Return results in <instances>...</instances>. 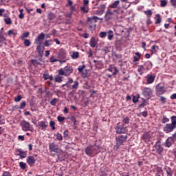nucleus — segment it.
Masks as SVG:
<instances>
[{"label":"nucleus","mask_w":176,"mask_h":176,"mask_svg":"<svg viewBox=\"0 0 176 176\" xmlns=\"http://www.w3.org/2000/svg\"><path fill=\"white\" fill-rule=\"evenodd\" d=\"M72 72H74V69L72 68V66L69 65L65 66L64 70L63 69L58 70L59 75H61L62 76H69Z\"/></svg>","instance_id":"obj_1"},{"label":"nucleus","mask_w":176,"mask_h":176,"mask_svg":"<svg viewBox=\"0 0 176 176\" xmlns=\"http://www.w3.org/2000/svg\"><path fill=\"white\" fill-rule=\"evenodd\" d=\"M127 138H129L127 135H121L117 137L116 138V148L117 149H119V147L122 146V145H123V144H124V142L127 141Z\"/></svg>","instance_id":"obj_2"},{"label":"nucleus","mask_w":176,"mask_h":176,"mask_svg":"<svg viewBox=\"0 0 176 176\" xmlns=\"http://www.w3.org/2000/svg\"><path fill=\"white\" fill-rule=\"evenodd\" d=\"M141 90L142 96L146 98H151L152 94H153V90H152L151 87H141Z\"/></svg>","instance_id":"obj_3"},{"label":"nucleus","mask_w":176,"mask_h":176,"mask_svg":"<svg viewBox=\"0 0 176 176\" xmlns=\"http://www.w3.org/2000/svg\"><path fill=\"white\" fill-rule=\"evenodd\" d=\"M116 134H126L129 131L127 130V126H124V124L120 125L118 123L116 127Z\"/></svg>","instance_id":"obj_4"},{"label":"nucleus","mask_w":176,"mask_h":176,"mask_svg":"<svg viewBox=\"0 0 176 176\" xmlns=\"http://www.w3.org/2000/svg\"><path fill=\"white\" fill-rule=\"evenodd\" d=\"M21 126L22 127V130L23 131H32L34 130V128L30 124V122L24 120L21 123Z\"/></svg>","instance_id":"obj_5"},{"label":"nucleus","mask_w":176,"mask_h":176,"mask_svg":"<svg viewBox=\"0 0 176 176\" xmlns=\"http://www.w3.org/2000/svg\"><path fill=\"white\" fill-rule=\"evenodd\" d=\"M175 129V125H173V124H166L163 128V131L166 134H168L170 133H173Z\"/></svg>","instance_id":"obj_6"},{"label":"nucleus","mask_w":176,"mask_h":176,"mask_svg":"<svg viewBox=\"0 0 176 176\" xmlns=\"http://www.w3.org/2000/svg\"><path fill=\"white\" fill-rule=\"evenodd\" d=\"M155 89L157 94L159 96H162V94L166 91V87H164V85H162V83L157 84L155 87Z\"/></svg>","instance_id":"obj_7"},{"label":"nucleus","mask_w":176,"mask_h":176,"mask_svg":"<svg viewBox=\"0 0 176 176\" xmlns=\"http://www.w3.org/2000/svg\"><path fill=\"white\" fill-rule=\"evenodd\" d=\"M49 150L50 152H54L55 153H58L60 151L58 148V145L56 144L54 142H51L49 144Z\"/></svg>","instance_id":"obj_8"},{"label":"nucleus","mask_w":176,"mask_h":176,"mask_svg":"<svg viewBox=\"0 0 176 176\" xmlns=\"http://www.w3.org/2000/svg\"><path fill=\"white\" fill-rule=\"evenodd\" d=\"M146 85H152L155 82L156 76L155 74H148L146 77Z\"/></svg>","instance_id":"obj_9"},{"label":"nucleus","mask_w":176,"mask_h":176,"mask_svg":"<svg viewBox=\"0 0 176 176\" xmlns=\"http://www.w3.org/2000/svg\"><path fill=\"white\" fill-rule=\"evenodd\" d=\"M36 52L40 57L43 56V52L45 51V47L42 45V43L37 44Z\"/></svg>","instance_id":"obj_10"},{"label":"nucleus","mask_w":176,"mask_h":176,"mask_svg":"<svg viewBox=\"0 0 176 176\" xmlns=\"http://www.w3.org/2000/svg\"><path fill=\"white\" fill-rule=\"evenodd\" d=\"M112 19H113V13L111 10H107L104 15V20L106 21H109V20H112Z\"/></svg>","instance_id":"obj_11"},{"label":"nucleus","mask_w":176,"mask_h":176,"mask_svg":"<svg viewBox=\"0 0 176 176\" xmlns=\"http://www.w3.org/2000/svg\"><path fill=\"white\" fill-rule=\"evenodd\" d=\"M98 20H100V18H98L96 16L89 18V23L90 28H93V27H96V23H97ZM90 23H92V24L90 25Z\"/></svg>","instance_id":"obj_12"},{"label":"nucleus","mask_w":176,"mask_h":176,"mask_svg":"<svg viewBox=\"0 0 176 176\" xmlns=\"http://www.w3.org/2000/svg\"><path fill=\"white\" fill-rule=\"evenodd\" d=\"M155 150L157 151V154L162 155V152H163L164 148H163V146H162V144L160 143V142L157 141L155 143Z\"/></svg>","instance_id":"obj_13"},{"label":"nucleus","mask_w":176,"mask_h":176,"mask_svg":"<svg viewBox=\"0 0 176 176\" xmlns=\"http://www.w3.org/2000/svg\"><path fill=\"white\" fill-rule=\"evenodd\" d=\"M45 39V33H41L38 35V36L36 38L34 43L36 44L42 43V41Z\"/></svg>","instance_id":"obj_14"},{"label":"nucleus","mask_w":176,"mask_h":176,"mask_svg":"<svg viewBox=\"0 0 176 176\" xmlns=\"http://www.w3.org/2000/svg\"><path fill=\"white\" fill-rule=\"evenodd\" d=\"M89 45L91 47H96L97 45H98V39L96 37L91 38Z\"/></svg>","instance_id":"obj_15"},{"label":"nucleus","mask_w":176,"mask_h":176,"mask_svg":"<svg viewBox=\"0 0 176 176\" xmlns=\"http://www.w3.org/2000/svg\"><path fill=\"white\" fill-rule=\"evenodd\" d=\"M26 162L29 164V166H30V167H32V166H34V164H35L36 160L33 156H29V157H28Z\"/></svg>","instance_id":"obj_16"},{"label":"nucleus","mask_w":176,"mask_h":176,"mask_svg":"<svg viewBox=\"0 0 176 176\" xmlns=\"http://www.w3.org/2000/svg\"><path fill=\"white\" fill-rule=\"evenodd\" d=\"M108 71L109 72H112L113 75L115 76L118 74V72H119V70H118V68L115 66H112L111 65L109 68H108Z\"/></svg>","instance_id":"obj_17"},{"label":"nucleus","mask_w":176,"mask_h":176,"mask_svg":"<svg viewBox=\"0 0 176 176\" xmlns=\"http://www.w3.org/2000/svg\"><path fill=\"white\" fill-rule=\"evenodd\" d=\"M173 144H174V140H173L171 138H168L164 143V146H166V148H170V146H171Z\"/></svg>","instance_id":"obj_18"},{"label":"nucleus","mask_w":176,"mask_h":176,"mask_svg":"<svg viewBox=\"0 0 176 176\" xmlns=\"http://www.w3.org/2000/svg\"><path fill=\"white\" fill-rule=\"evenodd\" d=\"M58 57L62 59L67 58V52L65 50L60 49L58 52Z\"/></svg>","instance_id":"obj_19"},{"label":"nucleus","mask_w":176,"mask_h":176,"mask_svg":"<svg viewBox=\"0 0 176 176\" xmlns=\"http://www.w3.org/2000/svg\"><path fill=\"white\" fill-rule=\"evenodd\" d=\"M38 127H41V130H46L47 129V122L45 121H40L38 122Z\"/></svg>","instance_id":"obj_20"},{"label":"nucleus","mask_w":176,"mask_h":176,"mask_svg":"<svg viewBox=\"0 0 176 176\" xmlns=\"http://www.w3.org/2000/svg\"><path fill=\"white\" fill-rule=\"evenodd\" d=\"M138 72H139L140 75H142L144 72H146V69H145V66L144 65H139L138 68Z\"/></svg>","instance_id":"obj_21"},{"label":"nucleus","mask_w":176,"mask_h":176,"mask_svg":"<svg viewBox=\"0 0 176 176\" xmlns=\"http://www.w3.org/2000/svg\"><path fill=\"white\" fill-rule=\"evenodd\" d=\"M17 152H19L18 155L20 156L21 159H24L27 157V152L21 151V150L18 149Z\"/></svg>","instance_id":"obj_22"},{"label":"nucleus","mask_w":176,"mask_h":176,"mask_svg":"<svg viewBox=\"0 0 176 176\" xmlns=\"http://www.w3.org/2000/svg\"><path fill=\"white\" fill-rule=\"evenodd\" d=\"M144 68L146 69V72L149 71L150 69H152V63L151 62H146L145 64H144Z\"/></svg>","instance_id":"obj_23"},{"label":"nucleus","mask_w":176,"mask_h":176,"mask_svg":"<svg viewBox=\"0 0 176 176\" xmlns=\"http://www.w3.org/2000/svg\"><path fill=\"white\" fill-rule=\"evenodd\" d=\"M119 3H120V1L119 0H117L114 1L113 3L110 4L109 8H111V9H116Z\"/></svg>","instance_id":"obj_24"},{"label":"nucleus","mask_w":176,"mask_h":176,"mask_svg":"<svg viewBox=\"0 0 176 176\" xmlns=\"http://www.w3.org/2000/svg\"><path fill=\"white\" fill-rule=\"evenodd\" d=\"M135 56H133V62L137 63V61H140V58H141V54L140 52H135Z\"/></svg>","instance_id":"obj_25"},{"label":"nucleus","mask_w":176,"mask_h":176,"mask_svg":"<svg viewBox=\"0 0 176 176\" xmlns=\"http://www.w3.org/2000/svg\"><path fill=\"white\" fill-rule=\"evenodd\" d=\"M61 74H58L55 76L54 78V80L55 82H56L57 83H61V82H63V77L60 76Z\"/></svg>","instance_id":"obj_26"},{"label":"nucleus","mask_w":176,"mask_h":176,"mask_svg":"<svg viewBox=\"0 0 176 176\" xmlns=\"http://www.w3.org/2000/svg\"><path fill=\"white\" fill-rule=\"evenodd\" d=\"M165 171L166 173L167 176H173V169H171V168H170V167L166 168Z\"/></svg>","instance_id":"obj_27"},{"label":"nucleus","mask_w":176,"mask_h":176,"mask_svg":"<svg viewBox=\"0 0 176 176\" xmlns=\"http://www.w3.org/2000/svg\"><path fill=\"white\" fill-rule=\"evenodd\" d=\"M107 35L109 41H112V39H113V31L109 30L107 32Z\"/></svg>","instance_id":"obj_28"},{"label":"nucleus","mask_w":176,"mask_h":176,"mask_svg":"<svg viewBox=\"0 0 176 176\" xmlns=\"http://www.w3.org/2000/svg\"><path fill=\"white\" fill-rule=\"evenodd\" d=\"M52 43H53L52 40H45L44 42V46H45V47H49V46H51Z\"/></svg>","instance_id":"obj_29"},{"label":"nucleus","mask_w":176,"mask_h":176,"mask_svg":"<svg viewBox=\"0 0 176 176\" xmlns=\"http://www.w3.org/2000/svg\"><path fill=\"white\" fill-rule=\"evenodd\" d=\"M72 58H73V60H76V58H79V52H73V53L72 54Z\"/></svg>","instance_id":"obj_30"},{"label":"nucleus","mask_w":176,"mask_h":176,"mask_svg":"<svg viewBox=\"0 0 176 176\" xmlns=\"http://www.w3.org/2000/svg\"><path fill=\"white\" fill-rule=\"evenodd\" d=\"M155 24H160V23H162V19L160 18V14H157L155 15Z\"/></svg>","instance_id":"obj_31"},{"label":"nucleus","mask_w":176,"mask_h":176,"mask_svg":"<svg viewBox=\"0 0 176 176\" xmlns=\"http://www.w3.org/2000/svg\"><path fill=\"white\" fill-rule=\"evenodd\" d=\"M47 18H48L50 21L54 20V19H56V15H55L53 12H50V13L48 14Z\"/></svg>","instance_id":"obj_32"},{"label":"nucleus","mask_w":176,"mask_h":176,"mask_svg":"<svg viewBox=\"0 0 176 176\" xmlns=\"http://www.w3.org/2000/svg\"><path fill=\"white\" fill-rule=\"evenodd\" d=\"M43 78L45 79V80H47V79H50V80H53V76H50L49 74H44Z\"/></svg>","instance_id":"obj_33"},{"label":"nucleus","mask_w":176,"mask_h":176,"mask_svg":"<svg viewBox=\"0 0 176 176\" xmlns=\"http://www.w3.org/2000/svg\"><path fill=\"white\" fill-rule=\"evenodd\" d=\"M170 120H171V123H170V124L176 126V116H173L170 118Z\"/></svg>","instance_id":"obj_34"},{"label":"nucleus","mask_w":176,"mask_h":176,"mask_svg":"<svg viewBox=\"0 0 176 176\" xmlns=\"http://www.w3.org/2000/svg\"><path fill=\"white\" fill-rule=\"evenodd\" d=\"M159 50V46L157 45H153L151 47V52L152 53H156Z\"/></svg>","instance_id":"obj_35"},{"label":"nucleus","mask_w":176,"mask_h":176,"mask_svg":"<svg viewBox=\"0 0 176 176\" xmlns=\"http://www.w3.org/2000/svg\"><path fill=\"white\" fill-rule=\"evenodd\" d=\"M58 101V98H53L52 100L50 101V104L51 105H52V107H56V104H57V102Z\"/></svg>","instance_id":"obj_36"},{"label":"nucleus","mask_w":176,"mask_h":176,"mask_svg":"<svg viewBox=\"0 0 176 176\" xmlns=\"http://www.w3.org/2000/svg\"><path fill=\"white\" fill-rule=\"evenodd\" d=\"M82 78H89V70H83L82 72Z\"/></svg>","instance_id":"obj_37"},{"label":"nucleus","mask_w":176,"mask_h":176,"mask_svg":"<svg viewBox=\"0 0 176 176\" xmlns=\"http://www.w3.org/2000/svg\"><path fill=\"white\" fill-rule=\"evenodd\" d=\"M19 167L22 169V170H25V168H27V164L21 162H19Z\"/></svg>","instance_id":"obj_38"},{"label":"nucleus","mask_w":176,"mask_h":176,"mask_svg":"<svg viewBox=\"0 0 176 176\" xmlns=\"http://www.w3.org/2000/svg\"><path fill=\"white\" fill-rule=\"evenodd\" d=\"M28 36H30V33L28 32H25L21 36V39L23 40L25 38H28Z\"/></svg>","instance_id":"obj_39"},{"label":"nucleus","mask_w":176,"mask_h":176,"mask_svg":"<svg viewBox=\"0 0 176 176\" xmlns=\"http://www.w3.org/2000/svg\"><path fill=\"white\" fill-rule=\"evenodd\" d=\"M78 87H79V82L78 81H74V85H72V89L77 90Z\"/></svg>","instance_id":"obj_40"},{"label":"nucleus","mask_w":176,"mask_h":176,"mask_svg":"<svg viewBox=\"0 0 176 176\" xmlns=\"http://www.w3.org/2000/svg\"><path fill=\"white\" fill-rule=\"evenodd\" d=\"M25 46L27 47H29V46H31V41L28 39H25L23 42Z\"/></svg>","instance_id":"obj_41"},{"label":"nucleus","mask_w":176,"mask_h":176,"mask_svg":"<svg viewBox=\"0 0 176 176\" xmlns=\"http://www.w3.org/2000/svg\"><path fill=\"white\" fill-rule=\"evenodd\" d=\"M5 41H6V38L3 36V34H2V32L0 31V43H3Z\"/></svg>","instance_id":"obj_42"},{"label":"nucleus","mask_w":176,"mask_h":176,"mask_svg":"<svg viewBox=\"0 0 176 176\" xmlns=\"http://www.w3.org/2000/svg\"><path fill=\"white\" fill-rule=\"evenodd\" d=\"M4 21L8 25H10L12 24V19L10 18H6Z\"/></svg>","instance_id":"obj_43"},{"label":"nucleus","mask_w":176,"mask_h":176,"mask_svg":"<svg viewBox=\"0 0 176 176\" xmlns=\"http://www.w3.org/2000/svg\"><path fill=\"white\" fill-rule=\"evenodd\" d=\"M50 126L52 127V130H56V122L54 121H50Z\"/></svg>","instance_id":"obj_44"},{"label":"nucleus","mask_w":176,"mask_h":176,"mask_svg":"<svg viewBox=\"0 0 176 176\" xmlns=\"http://www.w3.org/2000/svg\"><path fill=\"white\" fill-rule=\"evenodd\" d=\"M8 35H14V36H16V35H17V31H14V30H9L8 32Z\"/></svg>","instance_id":"obj_45"},{"label":"nucleus","mask_w":176,"mask_h":176,"mask_svg":"<svg viewBox=\"0 0 176 176\" xmlns=\"http://www.w3.org/2000/svg\"><path fill=\"white\" fill-rule=\"evenodd\" d=\"M168 122H170V119L168 118L166 116H164L162 118V123H168Z\"/></svg>","instance_id":"obj_46"},{"label":"nucleus","mask_w":176,"mask_h":176,"mask_svg":"<svg viewBox=\"0 0 176 176\" xmlns=\"http://www.w3.org/2000/svg\"><path fill=\"white\" fill-rule=\"evenodd\" d=\"M144 14H146L147 17H151V16H152V10H148L144 11Z\"/></svg>","instance_id":"obj_47"},{"label":"nucleus","mask_w":176,"mask_h":176,"mask_svg":"<svg viewBox=\"0 0 176 176\" xmlns=\"http://www.w3.org/2000/svg\"><path fill=\"white\" fill-rule=\"evenodd\" d=\"M56 140H58V141H63V135H61L60 133H57Z\"/></svg>","instance_id":"obj_48"},{"label":"nucleus","mask_w":176,"mask_h":176,"mask_svg":"<svg viewBox=\"0 0 176 176\" xmlns=\"http://www.w3.org/2000/svg\"><path fill=\"white\" fill-rule=\"evenodd\" d=\"M23 98V97H21V95H18L15 98H14V101L15 102H20V101H21V99Z\"/></svg>","instance_id":"obj_49"},{"label":"nucleus","mask_w":176,"mask_h":176,"mask_svg":"<svg viewBox=\"0 0 176 176\" xmlns=\"http://www.w3.org/2000/svg\"><path fill=\"white\" fill-rule=\"evenodd\" d=\"M107 32H100L99 34L100 38H105L107 36Z\"/></svg>","instance_id":"obj_50"},{"label":"nucleus","mask_w":176,"mask_h":176,"mask_svg":"<svg viewBox=\"0 0 176 176\" xmlns=\"http://www.w3.org/2000/svg\"><path fill=\"white\" fill-rule=\"evenodd\" d=\"M142 137L144 140H149L151 138V135H149V133H144Z\"/></svg>","instance_id":"obj_51"},{"label":"nucleus","mask_w":176,"mask_h":176,"mask_svg":"<svg viewBox=\"0 0 176 176\" xmlns=\"http://www.w3.org/2000/svg\"><path fill=\"white\" fill-rule=\"evenodd\" d=\"M160 101L163 104H166V102H167V99L164 96H160Z\"/></svg>","instance_id":"obj_52"},{"label":"nucleus","mask_w":176,"mask_h":176,"mask_svg":"<svg viewBox=\"0 0 176 176\" xmlns=\"http://www.w3.org/2000/svg\"><path fill=\"white\" fill-rule=\"evenodd\" d=\"M122 122L123 123H124V124H129V122H130V118H129L128 117H125L123 118Z\"/></svg>","instance_id":"obj_53"},{"label":"nucleus","mask_w":176,"mask_h":176,"mask_svg":"<svg viewBox=\"0 0 176 176\" xmlns=\"http://www.w3.org/2000/svg\"><path fill=\"white\" fill-rule=\"evenodd\" d=\"M80 10H82V13H88L89 10L86 9V6H83L80 8Z\"/></svg>","instance_id":"obj_54"},{"label":"nucleus","mask_w":176,"mask_h":176,"mask_svg":"<svg viewBox=\"0 0 176 176\" xmlns=\"http://www.w3.org/2000/svg\"><path fill=\"white\" fill-rule=\"evenodd\" d=\"M85 67L86 66L85 65H82V66H78V72H82L83 69H85Z\"/></svg>","instance_id":"obj_55"},{"label":"nucleus","mask_w":176,"mask_h":176,"mask_svg":"<svg viewBox=\"0 0 176 176\" xmlns=\"http://www.w3.org/2000/svg\"><path fill=\"white\" fill-rule=\"evenodd\" d=\"M94 149H95V151L100 149V146L95 145V146H92L91 148H90V147H89V153L91 152L90 151H94Z\"/></svg>","instance_id":"obj_56"},{"label":"nucleus","mask_w":176,"mask_h":176,"mask_svg":"<svg viewBox=\"0 0 176 176\" xmlns=\"http://www.w3.org/2000/svg\"><path fill=\"white\" fill-rule=\"evenodd\" d=\"M25 105H26L25 102H23L21 103L19 109H24V108H25Z\"/></svg>","instance_id":"obj_57"},{"label":"nucleus","mask_w":176,"mask_h":176,"mask_svg":"<svg viewBox=\"0 0 176 176\" xmlns=\"http://www.w3.org/2000/svg\"><path fill=\"white\" fill-rule=\"evenodd\" d=\"M104 12L102 10H98L96 11L95 14H98V16H101V14H103Z\"/></svg>","instance_id":"obj_58"},{"label":"nucleus","mask_w":176,"mask_h":176,"mask_svg":"<svg viewBox=\"0 0 176 176\" xmlns=\"http://www.w3.org/2000/svg\"><path fill=\"white\" fill-rule=\"evenodd\" d=\"M1 176H12V174L9 171H4Z\"/></svg>","instance_id":"obj_59"},{"label":"nucleus","mask_w":176,"mask_h":176,"mask_svg":"<svg viewBox=\"0 0 176 176\" xmlns=\"http://www.w3.org/2000/svg\"><path fill=\"white\" fill-rule=\"evenodd\" d=\"M166 5H167V1H166V0H162L161 1V6L162 8H164V6H166Z\"/></svg>","instance_id":"obj_60"},{"label":"nucleus","mask_w":176,"mask_h":176,"mask_svg":"<svg viewBox=\"0 0 176 176\" xmlns=\"http://www.w3.org/2000/svg\"><path fill=\"white\" fill-rule=\"evenodd\" d=\"M50 60V63H57L58 61V60L54 58V56H52Z\"/></svg>","instance_id":"obj_61"},{"label":"nucleus","mask_w":176,"mask_h":176,"mask_svg":"<svg viewBox=\"0 0 176 176\" xmlns=\"http://www.w3.org/2000/svg\"><path fill=\"white\" fill-rule=\"evenodd\" d=\"M57 119L59 122H64V120H65V117H61V116H58Z\"/></svg>","instance_id":"obj_62"},{"label":"nucleus","mask_w":176,"mask_h":176,"mask_svg":"<svg viewBox=\"0 0 176 176\" xmlns=\"http://www.w3.org/2000/svg\"><path fill=\"white\" fill-rule=\"evenodd\" d=\"M170 3L172 6H174V8H176V0H170Z\"/></svg>","instance_id":"obj_63"},{"label":"nucleus","mask_w":176,"mask_h":176,"mask_svg":"<svg viewBox=\"0 0 176 176\" xmlns=\"http://www.w3.org/2000/svg\"><path fill=\"white\" fill-rule=\"evenodd\" d=\"M169 138H172L173 141H175L176 140V133L173 134L172 136L169 137Z\"/></svg>","instance_id":"obj_64"}]
</instances>
